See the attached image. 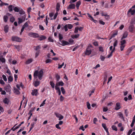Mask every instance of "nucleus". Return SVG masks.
Masks as SVG:
<instances>
[{
	"label": "nucleus",
	"mask_w": 135,
	"mask_h": 135,
	"mask_svg": "<svg viewBox=\"0 0 135 135\" xmlns=\"http://www.w3.org/2000/svg\"><path fill=\"white\" fill-rule=\"evenodd\" d=\"M43 74V70L41 69L39 71L37 70L35 71L33 75L34 78H36L37 76H38L39 79L41 80L42 79Z\"/></svg>",
	"instance_id": "obj_1"
},
{
	"label": "nucleus",
	"mask_w": 135,
	"mask_h": 135,
	"mask_svg": "<svg viewBox=\"0 0 135 135\" xmlns=\"http://www.w3.org/2000/svg\"><path fill=\"white\" fill-rule=\"evenodd\" d=\"M133 23H131V22L130 25L129 26L128 29L130 32L133 33L135 31V28L133 25Z\"/></svg>",
	"instance_id": "obj_2"
},
{
	"label": "nucleus",
	"mask_w": 135,
	"mask_h": 135,
	"mask_svg": "<svg viewBox=\"0 0 135 135\" xmlns=\"http://www.w3.org/2000/svg\"><path fill=\"white\" fill-rule=\"evenodd\" d=\"M12 41L18 42H21V39L20 37L17 36H12Z\"/></svg>",
	"instance_id": "obj_3"
},
{
	"label": "nucleus",
	"mask_w": 135,
	"mask_h": 135,
	"mask_svg": "<svg viewBox=\"0 0 135 135\" xmlns=\"http://www.w3.org/2000/svg\"><path fill=\"white\" fill-rule=\"evenodd\" d=\"M28 35L31 37L35 38H38L39 37V35L38 34L32 32L29 33Z\"/></svg>",
	"instance_id": "obj_4"
},
{
	"label": "nucleus",
	"mask_w": 135,
	"mask_h": 135,
	"mask_svg": "<svg viewBox=\"0 0 135 135\" xmlns=\"http://www.w3.org/2000/svg\"><path fill=\"white\" fill-rule=\"evenodd\" d=\"M55 114L56 117L59 118V120H61L63 118V116L59 113H55Z\"/></svg>",
	"instance_id": "obj_5"
},
{
	"label": "nucleus",
	"mask_w": 135,
	"mask_h": 135,
	"mask_svg": "<svg viewBox=\"0 0 135 135\" xmlns=\"http://www.w3.org/2000/svg\"><path fill=\"white\" fill-rule=\"evenodd\" d=\"M38 93V90L37 89H34L32 90L31 94L33 96H37Z\"/></svg>",
	"instance_id": "obj_6"
},
{
	"label": "nucleus",
	"mask_w": 135,
	"mask_h": 135,
	"mask_svg": "<svg viewBox=\"0 0 135 135\" xmlns=\"http://www.w3.org/2000/svg\"><path fill=\"white\" fill-rule=\"evenodd\" d=\"M33 85L35 87H37L40 84V81H38V79H36V80L35 81L33 82Z\"/></svg>",
	"instance_id": "obj_7"
},
{
	"label": "nucleus",
	"mask_w": 135,
	"mask_h": 135,
	"mask_svg": "<svg viewBox=\"0 0 135 135\" xmlns=\"http://www.w3.org/2000/svg\"><path fill=\"white\" fill-rule=\"evenodd\" d=\"M121 108V106L120 105V103L117 102L116 104V107L115 109L116 110H118Z\"/></svg>",
	"instance_id": "obj_8"
},
{
	"label": "nucleus",
	"mask_w": 135,
	"mask_h": 135,
	"mask_svg": "<svg viewBox=\"0 0 135 135\" xmlns=\"http://www.w3.org/2000/svg\"><path fill=\"white\" fill-rule=\"evenodd\" d=\"M91 49L89 48H88L86 49L85 54L87 55H89L91 54Z\"/></svg>",
	"instance_id": "obj_9"
},
{
	"label": "nucleus",
	"mask_w": 135,
	"mask_h": 135,
	"mask_svg": "<svg viewBox=\"0 0 135 135\" xmlns=\"http://www.w3.org/2000/svg\"><path fill=\"white\" fill-rule=\"evenodd\" d=\"M132 8H131L129 9L128 12L127 14H128L129 13H131V15H133L134 14L135 12V10L134 9L132 10Z\"/></svg>",
	"instance_id": "obj_10"
},
{
	"label": "nucleus",
	"mask_w": 135,
	"mask_h": 135,
	"mask_svg": "<svg viewBox=\"0 0 135 135\" xmlns=\"http://www.w3.org/2000/svg\"><path fill=\"white\" fill-rule=\"evenodd\" d=\"M68 7V9H74L75 8V5L74 4L70 3Z\"/></svg>",
	"instance_id": "obj_11"
},
{
	"label": "nucleus",
	"mask_w": 135,
	"mask_h": 135,
	"mask_svg": "<svg viewBox=\"0 0 135 135\" xmlns=\"http://www.w3.org/2000/svg\"><path fill=\"white\" fill-rule=\"evenodd\" d=\"M11 86L9 84H8L5 88V90L7 92H9L10 91Z\"/></svg>",
	"instance_id": "obj_12"
},
{
	"label": "nucleus",
	"mask_w": 135,
	"mask_h": 135,
	"mask_svg": "<svg viewBox=\"0 0 135 135\" xmlns=\"http://www.w3.org/2000/svg\"><path fill=\"white\" fill-rule=\"evenodd\" d=\"M61 42L62 44L61 45L62 46L68 45L69 44V42L64 40L61 41Z\"/></svg>",
	"instance_id": "obj_13"
},
{
	"label": "nucleus",
	"mask_w": 135,
	"mask_h": 135,
	"mask_svg": "<svg viewBox=\"0 0 135 135\" xmlns=\"http://www.w3.org/2000/svg\"><path fill=\"white\" fill-rule=\"evenodd\" d=\"M128 35V33L127 32H125L123 33V36L122 37L121 40L123 39L124 38H126Z\"/></svg>",
	"instance_id": "obj_14"
},
{
	"label": "nucleus",
	"mask_w": 135,
	"mask_h": 135,
	"mask_svg": "<svg viewBox=\"0 0 135 135\" xmlns=\"http://www.w3.org/2000/svg\"><path fill=\"white\" fill-rule=\"evenodd\" d=\"M14 92L16 94H19L20 92L19 90L16 88H14Z\"/></svg>",
	"instance_id": "obj_15"
},
{
	"label": "nucleus",
	"mask_w": 135,
	"mask_h": 135,
	"mask_svg": "<svg viewBox=\"0 0 135 135\" xmlns=\"http://www.w3.org/2000/svg\"><path fill=\"white\" fill-rule=\"evenodd\" d=\"M14 7V6L12 5H9L8 7V9L9 12H12L13 10L12 8Z\"/></svg>",
	"instance_id": "obj_16"
},
{
	"label": "nucleus",
	"mask_w": 135,
	"mask_h": 135,
	"mask_svg": "<svg viewBox=\"0 0 135 135\" xmlns=\"http://www.w3.org/2000/svg\"><path fill=\"white\" fill-rule=\"evenodd\" d=\"M118 115L119 117L122 119L123 120H124V118L123 117V114L121 112H118Z\"/></svg>",
	"instance_id": "obj_17"
},
{
	"label": "nucleus",
	"mask_w": 135,
	"mask_h": 135,
	"mask_svg": "<svg viewBox=\"0 0 135 135\" xmlns=\"http://www.w3.org/2000/svg\"><path fill=\"white\" fill-rule=\"evenodd\" d=\"M56 84H57L59 86H63L64 85V83L62 81H60L59 82H57Z\"/></svg>",
	"instance_id": "obj_18"
},
{
	"label": "nucleus",
	"mask_w": 135,
	"mask_h": 135,
	"mask_svg": "<svg viewBox=\"0 0 135 135\" xmlns=\"http://www.w3.org/2000/svg\"><path fill=\"white\" fill-rule=\"evenodd\" d=\"M9 100L7 98H5L3 100V102L6 104H8L9 103Z\"/></svg>",
	"instance_id": "obj_19"
},
{
	"label": "nucleus",
	"mask_w": 135,
	"mask_h": 135,
	"mask_svg": "<svg viewBox=\"0 0 135 135\" xmlns=\"http://www.w3.org/2000/svg\"><path fill=\"white\" fill-rule=\"evenodd\" d=\"M81 3V2L80 1H78L76 3V6L77 8V9L79 8V7Z\"/></svg>",
	"instance_id": "obj_20"
},
{
	"label": "nucleus",
	"mask_w": 135,
	"mask_h": 135,
	"mask_svg": "<svg viewBox=\"0 0 135 135\" xmlns=\"http://www.w3.org/2000/svg\"><path fill=\"white\" fill-rule=\"evenodd\" d=\"M35 124H36V123L35 122H32L31 123L30 126V128L29 132H30L33 128V127H34V125Z\"/></svg>",
	"instance_id": "obj_21"
},
{
	"label": "nucleus",
	"mask_w": 135,
	"mask_h": 135,
	"mask_svg": "<svg viewBox=\"0 0 135 135\" xmlns=\"http://www.w3.org/2000/svg\"><path fill=\"white\" fill-rule=\"evenodd\" d=\"M20 9V8H18L17 7H14L13 8V10L15 12H19Z\"/></svg>",
	"instance_id": "obj_22"
},
{
	"label": "nucleus",
	"mask_w": 135,
	"mask_h": 135,
	"mask_svg": "<svg viewBox=\"0 0 135 135\" xmlns=\"http://www.w3.org/2000/svg\"><path fill=\"white\" fill-rule=\"evenodd\" d=\"M4 31L6 33L8 32V26L6 25L4 26Z\"/></svg>",
	"instance_id": "obj_23"
},
{
	"label": "nucleus",
	"mask_w": 135,
	"mask_h": 135,
	"mask_svg": "<svg viewBox=\"0 0 135 135\" xmlns=\"http://www.w3.org/2000/svg\"><path fill=\"white\" fill-rule=\"evenodd\" d=\"M50 84L52 88L54 89L55 87V84L52 81H51L50 82Z\"/></svg>",
	"instance_id": "obj_24"
},
{
	"label": "nucleus",
	"mask_w": 135,
	"mask_h": 135,
	"mask_svg": "<svg viewBox=\"0 0 135 135\" xmlns=\"http://www.w3.org/2000/svg\"><path fill=\"white\" fill-rule=\"evenodd\" d=\"M32 59H29L27 60L26 62L27 64H29L32 62Z\"/></svg>",
	"instance_id": "obj_25"
},
{
	"label": "nucleus",
	"mask_w": 135,
	"mask_h": 135,
	"mask_svg": "<svg viewBox=\"0 0 135 135\" xmlns=\"http://www.w3.org/2000/svg\"><path fill=\"white\" fill-rule=\"evenodd\" d=\"M46 38V37L45 36L42 35L41 37H39V40H42Z\"/></svg>",
	"instance_id": "obj_26"
},
{
	"label": "nucleus",
	"mask_w": 135,
	"mask_h": 135,
	"mask_svg": "<svg viewBox=\"0 0 135 135\" xmlns=\"http://www.w3.org/2000/svg\"><path fill=\"white\" fill-rule=\"evenodd\" d=\"M19 13L20 14L23 15L25 14V12L23 11L22 9L21 8L19 11Z\"/></svg>",
	"instance_id": "obj_27"
},
{
	"label": "nucleus",
	"mask_w": 135,
	"mask_h": 135,
	"mask_svg": "<svg viewBox=\"0 0 135 135\" xmlns=\"http://www.w3.org/2000/svg\"><path fill=\"white\" fill-rule=\"evenodd\" d=\"M34 49L36 51L40 50L39 49H40V47L39 45L37 46H34Z\"/></svg>",
	"instance_id": "obj_28"
},
{
	"label": "nucleus",
	"mask_w": 135,
	"mask_h": 135,
	"mask_svg": "<svg viewBox=\"0 0 135 135\" xmlns=\"http://www.w3.org/2000/svg\"><path fill=\"white\" fill-rule=\"evenodd\" d=\"M59 41L61 42V40L63 39V36L61 33L59 34Z\"/></svg>",
	"instance_id": "obj_29"
},
{
	"label": "nucleus",
	"mask_w": 135,
	"mask_h": 135,
	"mask_svg": "<svg viewBox=\"0 0 135 135\" xmlns=\"http://www.w3.org/2000/svg\"><path fill=\"white\" fill-rule=\"evenodd\" d=\"M56 81L57 82H58L60 79V76L58 74H56Z\"/></svg>",
	"instance_id": "obj_30"
},
{
	"label": "nucleus",
	"mask_w": 135,
	"mask_h": 135,
	"mask_svg": "<svg viewBox=\"0 0 135 135\" xmlns=\"http://www.w3.org/2000/svg\"><path fill=\"white\" fill-rule=\"evenodd\" d=\"M66 25H67V27L69 29H71L73 27V26L71 24H68Z\"/></svg>",
	"instance_id": "obj_31"
},
{
	"label": "nucleus",
	"mask_w": 135,
	"mask_h": 135,
	"mask_svg": "<svg viewBox=\"0 0 135 135\" xmlns=\"http://www.w3.org/2000/svg\"><path fill=\"white\" fill-rule=\"evenodd\" d=\"M8 81H10V82H12L13 80V77L11 76H10L8 78Z\"/></svg>",
	"instance_id": "obj_32"
},
{
	"label": "nucleus",
	"mask_w": 135,
	"mask_h": 135,
	"mask_svg": "<svg viewBox=\"0 0 135 135\" xmlns=\"http://www.w3.org/2000/svg\"><path fill=\"white\" fill-rule=\"evenodd\" d=\"M69 44H72L73 43L74 41L73 39L71 38H70L69 40Z\"/></svg>",
	"instance_id": "obj_33"
},
{
	"label": "nucleus",
	"mask_w": 135,
	"mask_h": 135,
	"mask_svg": "<svg viewBox=\"0 0 135 135\" xmlns=\"http://www.w3.org/2000/svg\"><path fill=\"white\" fill-rule=\"evenodd\" d=\"M3 20L4 21L6 22L8 20V17L7 16H4L3 17Z\"/></svg>",
	"instance_id": "obj_34"
},
{
	"label": "nucleus",
	"mask_w": 135,
	"mask_h": 135,
	"mask_svg": "<svg viewBox=\"0 0 135 135\" xmlns=\"http://www.w3.org/2000/svg\"><path fill=\"white\" fill-rule=\"evenodd\" d=\"M117 40H115L114 43L113 44V48L114 49H115V47L117 46Z\"/></svg>",
	"instance_id": "obj_35"
},
{
	"label": "nucleus",
	"mask_w": 135,
	"mask_h": 135,
	"mask_svg": "<svg viewBox=\"0 0 135 135\" xmlns=\"http://www.w3.org/2000/svg\"><path fill=\"white\" fill-rule=\"evenodd\" d=\"M120 41L121 44L122 45H124L126 43V41L125 40H122Z\"/></svg>",
	"instance_id": "obj_36"
},
{
	"label": "nucleus",
	"mask_w": 135,
	"mask_h": 135,
	"mask_svg": "<svg viewBox=\"0 0 135 135\" xmlns=\"http://www.w3.org/2000/svg\"><path fill=\"white\" fill-rule=\"evenodd\" d=\"M61 89L62 94H64L65 93V91L64 88L63 87H61Z\"/></svg>",
	"instance_id": "obj_37"
},
{
	"label": "nucleus",
	"mask_w": 135,
	"mask_h": 135,
	"mask_svg": "<svg viewBox=\"0 0 135 135\" xmlns=\"http://www.w3.org/2000/svg\"><path fill=\"white\" fill-rule=\"evenodd\" d=\"M60 7V5L59 3H57L56 7V10L57 11H58L59 10V8Z\"/></svg>",
	"instance_id": "obj_38"
},
{
	"label": "nucleus",
	"mask_w": 135,
	"mask_h": 135,
	"mask_svg": "<svg viewBox=\"0 0 135 135\" xmlns=\"http://www.w3.org/2000/svg\"><path fill=\"white\" fill-rule=\"evenodd\" d=\"M112 129L114 130H115L116 131H117V128L115 126H112Z\"/></svg>",
	"instance_id": "obj_39"
},
{
	"label": "nucleus",
	"mask_w": 135,
	"mask_h": 135,
	"mask_svg": "<svg viewBox=\"0 0 135 135\" xmlns=\"http://www.w3.org/2000/svg\"><path fill=\"white\" fill-rule=\"evenodd\" d=\"M55 89L56 90H57V91L60 90V88L59 87V86L57 85V84H55Z\"/></svg>",
	"instance_id": "obj_40"
},
{
	"label": "nucleus",
	"mask_w": 135,
	"mask_h": 135,
	"mask_svg": "<svg viewBox=\"0 0 135 135\" xmlns=\"http://www.w3.org/2000/svg\"><path fill=\"white\" fill-rule=\"evenodd\" d=\"M79 34H77L74 35L73 36H72V38H78L79 37Z\"/></svg>",
	"instance_id": "obj_41"
},
{
	"label": "nucleus",
	"mask_w": 135,
	"mask_h": 135,
	"mask_svg": "<svg viewBox=\"0 0 135 135\" xmlns=\"http://www.w3.org/2000/svg\"><path fill=\"white\" fill-rule=\"evenodd\" d=\"M125 46L124 45H122L121 44H120V48L121 51H122L123 50L124 48V47Z\"/></svg>",
	"instance_id": "obj_42"
},
{
	"label": "nucleus",
	"mask_w": 135,
	"mask_h": 135,
	"mask_svg": "<svg viewBox=\"0 0 135 135\" xmlns=\"http://www.w3.org/2000/svg\"><path fill=\"white\" fill-rule=\"evenodd\" d=\"M87 108L88 109H90L91 107L90 104L88 102H87Z\"/></svg>",
	"instance_id": "obj_43"
},
{
	"label": "nucleus",
	"mask_w": 135,
	"mask_h": 135,
	"mask_svg": "<svg viewBox=\"0 0 135 135\" xmlns=\"http://www.w3.org/2000/svg\"><path fill=\"white\" fill-rule=\"evenodd\" d=\"M100 58L102 61H103L104 60L105 58V57L102 55H101L100 56Z\"/></svg>",
	"instance_id": "obj_44"
},
{
	"label": "nucleus",
	"mask_w": 135,
	"mask_h": 135,
	"mask_svg": "<svg viewBox=\"0 0 135 135\" xmlns=\"http://www.w3.org/2000/svg\"><path fill=\"white\" fill-rule=\"evenodd\" d=\"M102 126L103 127V128H104V129L105 130L106 129H107V126H106V125L105 124L102 123Z\"/></svg>",
	"instance_id": "obj_45"
},
{
	"label": "nucleus",
	"mask_w": 135,
	"mask_h": 135,
	"mask_svg": "<svg viewBox=\"0 0 135 135\" xmlns=\"http://www.w3.org/2000/svg\"><path fill=\"white\" fill-rule=\"evenodd\" d=\"M40 52V50L37 51V52L35 53V57H37L38 56Z\"/></svg>",
	"instance_id": "obj_46"
},
{
	"label": "nucleus",
	"mask_w": 135,
	"mask_h": 135,
	"mask_svg": "<svg viewBox=\"0 0 135 135\" xmlns=\"http://www.w3.org/2000/svg\"><path fill=\"white\" fill-rule=\"evenodd\" d=\"M0 60L3 63L5 62V59L4 58H0Z\"/></svg>",
	"instance_id": "obj_47"
},
{
	"label": "nucleus",
	"mask_w": 135,
	"mask_h": 135,
	"mask_svg": "<svg viewBox=\"0 0 135 135\" xmlns=\"http://www.w3.org/2000/svg\"><path fill=\"white\" fill-rule=\"evenodd\" d=\"M131 22V23L135 24V17L132 19Z\"/></svg>",
	"instance_id": "obj_48"
},
{
	"label": "nucleus",
	"mask_w": 135,
	"mask_h": 135,
	"mask_svg": "<svg viewBox=\"0 0 135 135\" xmlns=\"http://www.w3.org/2000/svg\"><path fill=\"white\" fill-rule=\"evenodd\" d=\"M18 23L19 24H20V23H22L23 22V20L21 18H18Z\"/></svg>",
	"instance_id": "obj_49"
},
{
	"label": "nucleus",
	"mask_w": 135,
	"mask_h": 135,
	"mask_svg": "<svg viewBox=\"0 0 135 135\" xmlns=\"http://www.w3.org/2000/svg\"><path fill=\"white\" fill-rule=\"evenodd\" d=\"M52 60H51L50 59H47L46 60L45 62L46 63H50L51 62Z\"/></svg>",
	"instance_id": "obj_50"
},
{
	"label": "nucleus",
	"mask_w": 135,
	"mask_h": 135,
	"mask_svg": "<svg viewBox=\"0 0 135 135\" xmlns=\"http://www.w3.org/2000/svg\"><path fill=\"white\" fill-rule=\"evenodd\" d=\"M2 77L3 78V79L5 81H7V78H6V76L4 75H3L2 76Z\"/></svg>",
	"instance_id": "obj_51"
},
{
	"label": "nucleus",
	"mask_w": 135,
	"mask_h": 135,
	"mask_svg": "<svg viewBox=\"0 0 135 135\" xmlns=\"http://www.w3.org/2000/svg\"><path fill=\"white\" fill-rule=\"evenodd\" d=\"M101 15H102V16H107V17L108 16V18H109V15H107V14H104L103 12H102L101 13Z\"/></svg>",
	"instance_id": "obj_52"
},
{
	"label": "nucleus",
	"mask_w": 135,
	"mask_h": 135,
	"mask_svg": "<svg viewBox=\"0 0 135 135\" xmlns=\"http://www.w3.org/2000/svg\"><path fill=\"white\" fill-rule=\"evenodd\" d=\"M99 51L102 52L104 51V50L102 46H100L99 47Z\"/></svg>",
	"instance_id": "obj_53"
},
{
	"label": "nucleus",
	"mask_w": 135,
	"mask_h": 135,
	"mask_svg": "<svg viewBox=\"0 0 135 135\" xmlns=\"http://www.w3.org/2000/svg\"><path fill=\"white\" fill-rule=\"evenodd\" d=\"M14 47H15L16 49L17 50L19 51L20 50V46L18 45H15Z\"/></svg>",
	"instance_id": "obj_54"
},
{
	"label": "nucleus",
	"mask_w": 135,
	"mask_h": 135,
	"mask_svg": "<svg viewBox=\"0 0 135 135\" xmlns=\"http://www.w3.org/2000/svg\"><path fill=\"white\" fill-rule=\"evenodd\" d=\"M98 121L97 119L96 118H94L93 120V123L94 124H96V122H97Z\"/></svg>",
	"instance_id": "obj_55"
},
{
	"label": "nucleus",
	"mask_w": 135,
	"mask_h": 135,
	"mask_svg": "<svg viewBox=\"0 0 135 135\" xmlns=\"http://www.w3.org/2000/svg\"><path fill=\"white\" fill-rule=\"evenodd\" d=\"M78 27H76L75 28L74 32L76 33H77L78 32Z\"/></svg>",
	"instance_id": "obj_56"
},
{
	"label": "nucleus",
	"mask_w": 135,
	"mask_h": 135,
	"mask_svg": "<svg viewBox=\"0 0 135 135\" xmlns=\"http://www.w3.org/2000/svg\"><path fill=\"white\" fill-rule=\"evenodd\" d=\"M15 19L14 17L11 18L10 19V21L12 22H13L15 21Z\"/></svg>",
	"instance_id": "obj_57"
},
{
	"label": "nucleus",
	"mask_w": 135,
	"mask_h": 135,
	"mask_svg": "<svg viewBox=\"0 0 135 135\" xmlns=\"http://www.w3.org/2000/svg\"><path fill=\"white\" fill-rule=\"evenodd\" d=\"M48 40L50 42H54V40L50 37H49V38H48Z\"/></svg>",
	"instance_id": "obj_58"
},
{
	"label": "nucleus",
	"mask_w": 135,
	"mask_h": 135,
	"mask_svg": "<svg viewBox=\"0 0 135 135\" xmlns=\"http://www.w3.org/2000/svg\"><path fill=\"white\" fill-rule=\"evenodd\" d=\"M64 98L62 96V95H61L60 96V102H62L64 100Z\"/></svg>",
	"instance_id": "obj_59"
},
{
	"label": "nucleus",
	"mask_w": 135,
	"mask_h": 135,
	"mask_svg": "<svg viewBox=\"0 0 135 135\" xmlns=\"http://www.w3.org/2000/svg\"><path fill=\"white\" fill-rule=\"evenodd\" d=\"M28 23L27 22H26L24 25L23 26V27H24V28L25 27H27L28 26Z\"/></svg>",
	"instance_id": "obj_60"
},
{
	"label": "nucleus",
	"mask_w": 135,
	"mask_h": 135,
	"mask_svg": "<svg viewBox=\"0 0 135 135\" xmlns=\"http://www.w3.org/2000/svg\"><path fill=\"white\" fill-rule=\"evenodd\" d=\"M59 124H57L55 126L56 128L58 129H61V127H59Z\"/></svg>",
	"instance_id": "obj_61"
},
{
	"label": "nucleus",
	"mask_w": 135,
	"mask_h": 135,
	"mask_svg": "<svg viewBox=\"0 0 135 135\" xmlns=\"http://www.w3.org/2000/svg\"><path fill=\"white\" fill-rule=\"evenodd\" d=\"M99 22V23L102 25H104L105 24V22L101 20H100Z\"/></svg>",
	"instance_id": "obj_62"
},
{
	"label": "nucleus",
	"mask_w": 135,
	"mask_h": 135,
	"mask_svg": "<svg viewBox=\"0 0 135 135\" xmlns=\"http://www.w3.org/2000/svg\"><path fill=\"white\" fill-rule=\"evenodd\" d=\"M0 83L2 85H4L5 84V83L2 79L0 80Z\"/></svg>",
	"instance_id": "obj_63"
},
{
	"label": "nucleus",
	"mask_w": 135,
	"mask_h": 135,
	"mask_svg": "<svg viewBox=\"0 0 135 135\" xmlns=\"http://www.w3.org/2000/svg\"><path fill=\"white\" fill-rule=\"evenodd\" d=\"M132 129H130L128 132L127 135H130L132 132Z\"/></svg>",
	"instance_id": "obj_64"
}]
</instances>
